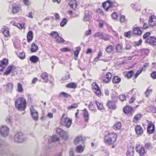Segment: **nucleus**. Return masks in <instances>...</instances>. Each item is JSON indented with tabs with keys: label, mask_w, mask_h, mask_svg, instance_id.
I'll use <instances>...</instances> for the list:
<instances>
[{
	"label": "nucleus",
	"mask_w": 156,
	"mask_h": 156,
	"mask_svg": "<svg viewBox=\"0 0 156 156\" xmlns=\"http://www.w3.org/2000/svg\"><path fill=\"white\" fill-rule=\"evenodd\" d=\"M4 86L5 87L6 90L8 91L11 92L13 88V85L12 83H8Z\"/></svg>",
	"instance_id": "dca6fc26"
},
{
	"label": "nucleus",
	"mask_w": 156,
	"mask_h": 156,
	"mask_svg": "<svg viewBox=\"0 0 156 156\" xmlns=\"http://www.w3.org/2000/svg\"><path fill=\"white\" fill-rule=\"evenodd\" d=\"M154 126L153 123L149 122L148 124L147 128V132L149 134H151L153 133L154 131Z\"/></svg>",
	"instance_id": "f8f14e48"
},
{
	"label": "nucleus",
	"mask_w": 156,
	"mask_h": 156,
	"mask_svg": "<svg viewBox=\"0 0 156 156\" xmlns=\"http://www.w3.org/2000/svg\"><path fill=\"white\" fill-rule=\"evenodd\" d=\"M112 18L113 19H116L117 17V15L116 12H114L113 13L112 15Z\"/></svg>",
	"instance_id": "69168bd1"
},
{
	"label": "nucleus",
	"mask_w": 156,
	"mask_h": 156,
	"mask_svg": "<svg viewBox=\"0 0 156 156\" xmlns=\"http://www.w3.org/2000/svg\"><path fill=\"white\" fill-rule=\"evenodd\" d=\"M66 87L68 88L75 89L77 87V85L74 83H72L67 84Z\"/></svg>",
	"instance_id": "72a5a7b5"
},
{
	"label": "nucleus",
	"mask_w": 156,
	"mask_h": 156,
	"mask_svg": "<svg viewBox=\"0 0 156 156\" xmlns=\"http://www.w3.org/2000/svg\"><path fill=\"white\" fill-rule=\"evenodd\" d=\"M80 51V48L79 47H78L76 48V50L74 52V59L75 60H76L77 59L78 56V55Z\"/></svg>",
	"instance_id": "7c9ffc66"
},
{
	"label": "nucleus",
	"mask_w": 156,
	"mask_h": 156,
	"mask_svg": "<svg viewBox=\"0 0 156 156\" xmlns=\"http://www.w3.org/2000/svg\"><path fill=\"white\" fill-rule=\"evenodd\" d=\"M75 150L76 152L80 153L83 151V149L81 145H79L76 148Z\"/></svg>",
	"instance_id": "c9c22d12"
},
{
	"label": "nucleus",
	"mask_w": 156,
	"mask_h": 156,
	"mask_svg": "<svg viewBox=\"0 0 156 156\" xmlns=\"http://www.w3.org/2000/svg\"><path fill=\"white\" fill-rule=\"evenodd\" d=\"M142 116L140 114H138L136 115L134 117L133 121L135 123H136L139 120H140Z\"/></svg>",
	"instance_id": "c756f323"
},
{
	"label": "nucleus",
	"mask_w": 156,
	"mask_h": 156,
	"mask_svg": "<svg viewBox=\"0 0 156 156\" xmlns=\"http://www.w3.org/2000/svg\"><path fill=\"white\" fill-rule=\"evenodd\" d=\"M125 48L126 50H129L131 48V45L128 43L126 44Z\"/></svg>",
	"instance_id": "680f3d73"
},
{
	"label": "nucleus",
	"mask_w": 156,
	"mask_h": 156,
	"mask_svg": "<svg viewBox=\"0 0 156 156\" xmlns=\"http://www.w3.org/2000/svg\"><path fill=\"white\" fill-rule=\"evenodd\" d=\"M119 99L122 101H124L126 99V96L125 95L121 94L119 96Z\"/></svg>",
	"instance_id": "3c124183"
},
{
	"label": "nucleus",
	"mask_w": 156,
	"mask_h": 156,
	"mask_svg": "<svg viewBox=\"0 0 156 156\" xmlns=\"http://www.w3.org/2000/svg\"><path fill=\"white\" fill-rule=\"evenodd\" d=\"M151 76L153 79H156V72L153 71L152 73L151 74Z\"/></svg>",
	"instance_id": "4d7b16f0"
},
{
	"label": "nucleus",
	"mask_w": 156,
	"mask_h": 156,
	"mask_svg": "<svg viewBox=\"0 0 156 156\" xmlns=\"http://www.w3.org/2000/svg\"><path fill=\"white\" fill-rule=\"evenodd\" d=\"M31 46L32 47L30 49V51L32 52H36L38 50V46L34 43H32Z\"/></svg>",
	"instance_id": "cd10ccee"
},
{
	"label": "nucleus",
	"mask_w": 156,
	"mask_h": 156,
	"mask_svg": "<svg viewBox=\"0 0 156 156\" xmlns=\"http://www.w3.org/2000/svg\"><path fill=\"white\" fill-rule=\"evenodd\" d=\"M9 128L5 126H2L0 128V133L2 136L6 137L9 133Z\"/></svg>",
	"instance_id": "0eeeda50"
},
{
	"label": "nucleus",
	"mask_w": 156,
	"mask_h": 156,
	"mask_svg": "<svg viewBox=\"0 0 156 156\" xmlns=\"http://www.w3.org/2000/svg\"><path fill=\"white\" fill-rule=\"evenodd\" d=\"M150 35V33L149 32H147L143 36V38L144 39H146L148 37H149Z\"/></svg>",
	"instance_id": "0e129e2a"
},
{
	"label": "nucleus",
	"mask_w": 156,
	"mask_h": 156,
	"mask_svg": "<svg viewBox=\"0 0 156 156\" xmlns=\"http://www.w3.org/2000/svg\"><path fill=\"white\" fill-rule=\"evenodd\" d=\"M92 86L94 87V89L93 90L94 93L97 95H101V93L100 90L97 84L95 83H92Z\"/></svg>",
	"instance_id": "2eb2a0df"
},
{
	"label": "nucleus",
	"mask_w": 156,
	"mask_h": 156,
	"mask_svg": "<svg viewBox=\"0 0 156 156\" xmlns=\"http://www.w3.org/2000/svg\"><path fill=\"white\" fill-rule=\"evenodd\" d=\"M50 34L55 38L56 41L58 43H62L65 41L64 40L59 36L56 31H52L50 33Z\"/></svg>",
	"instance_id": "39448f33"
},
{
	"label": "nucleus",
	"mask_w": 156,
	"mask_h": 156,
	"mask_svg": "<svg viewBox=\"0 0 156 156\" xmlns=\"http://www.w3.org/2000/svg\"><path fill=\"white\" fill-rule=\"evenodd\" d=\"M61 95H62V96H63L64 97L66 98H67L70 96V95L69 94H68L64 92H62L60 94V96Z\"/></svg>",
	"instance_id": "6e6d98bb"
},
{
	"label": "nucleus",
	"mask_w": 156,
	"mask_h": 156,
	"mask_svg": "<svg viewBox=\"0 0 156 156\" xmlns=\"http://www.w3.org/2000/svg\"><path fill=\"white\" fill-rule=\"evenodd\" d=\"M145 147L147 149H151L152 148V145L150 143L146 144L145 145Z\"/></svg>",
	"instance_id": "13d9d810"
},
{
	"label": "nucleus",
	"mask_w": 156,
	"mask_h": 156,
	"mask_svg": "<svg viewBox=\"0 0 156 156\" xmlns=\"http://www.w3.org/2000/svg\"><path fill=\"white\" fill-rule=\"evenodd\" d=\"M8 62V60L6 59H4L0 61V71H2L5 67Z\"/></svg>",
	"instance_id": "ddd939ff"
},
{
	"label": "nucleus",
	"mask_w": 156,
	"mask_h": 156,
	"mask_svg": "<svg viewBox=\"0 0 156 156\" xmlns=\"http://www.w3.org/2000/svg\"><path fill=\"white\" fill-rule=\"evenodd\" d=\"M117 135L114 133H109L106 136L105 143L108 145L113 144L116 141Z\"/></svg>",
	"instance_id": "f03ea898"
},
{
	"label": "nucleus",
	"mask_w": 156,
	"mask_h": 156,
	"mask_svg": "<svg viewBox=\"0 0 156 156\" xmlns=\"http://www.w3.org/2000/svg\"><path fill=\"white\" fill-rule=\"evenodd\" d=\"M136 149L140 156H142L145 152L144 147L139 145H136Z\"/></svg>",
	"instance_id": "9d476101"
},
{
	"label": "nucleus",
	"mask_w": 156,
	"mask_h": 156,
	"mask_svg": "<svg viewBox=\"0 0 156 156\" xmlns=\"http://www.w3.org/2000/svg\"><path fill=\"white\" fill-rule=\"evenodd\" d=\"M83 139L80 136H79L76 137L74 140V143L75 144H77L83 142Z\"/></svg>",
	"instance_id": "412c9836"
},
{
	"label": "nucleus",
	"mask_w": 156,
	"mask_h": 156,
	"mask_svg": "<svg viewBox=\"0 0 156 156\" xmlns=\"http://www.w3.org/2000/svg\"><path fill=\"white\" fill-rule=\"evenodd\" d=\"M12 67L11 66H9L6 69L5 72H4V74L5 75H8L10 73L12 70Z\"/></svg>",
	"instance_id": "ea45409f"
},
{
	"label": "nucleus",
	"mask_w": 156,
	"mask_h": 156,
	"mask_svg": "<svg viewBox=\"0 0 156 156\" xmlns=\"http://www.w3.org/2000/svg\"><path fill=\"white\" fill-rule=\"evenodd\" d=\"M19 10V8L17 6H13L12 12L13 13H15L18 12Z\"/></svg>",
	"instance_id": "c03bdc74"
},
{
	"label": "nucleus",
	"mask_w": 156,
	"mask_h": 156,
	"mask_svg": "<svg viewBox=\"0 0 156 156\" xmlns=\"http://www.w3.org/2000/svg\"><path fill=\"white\" fill-rule=\"evenodd\" d=\"M103 8L106 10H108L110 6V3L109 1L104 2L102 4Z\"/></svg>",
	"instance_id": "bb28decb"
},
{
	"label": "nucleus",
	"mask_w": 156,
	"mask_h": 156,
	"mask_svg": "<svg viewBox=\"0 0 156 156\" xmlns=\"http://www.w3.org/2000/svg\"><path fill=\"white\" fill-rule=\"evenodd\" d=\"M91 33V30L90 29H89L88 30H87L85 33V35L86 36H88L90 35Z\"/></svg>",
	"instance_id": "052dcab7"
},
{
	"label": "nucleus",
	"mask_w": 156,
	"mask_h": 156,
	"mask_svg": "<svg viewBox=\"0 0 156 156\" xmlns=\"http://www.w3.org/2000/svg\"><path fill=\"white\" fill-rule=\"evenodd\" d=\"M18 57L21 59H24L25 57V54L24 52H21L18 55Z\"/></svg>",
	"instance_id": "864d4df0"
},
{
	"label": "nucleus",
	"mask_w": 156,
	"mask_h": 156,
	"mask_svg": "<svg viewBox=\"0 0 156 156\" xmlns=\"http://www.w3.org/2000/svg\"><path fill=\"white\" fill-rule=\"evenodd\" d=\"M104 33L103 32H97L95 33L94 35L93 36L94 37H99L101 39V38L102 37Z\"/></svg>",
	"instance_id": "79ce46f5"
},
{
	"label": "nucleus",
	"mask_w": 156,
	"mask_h": 156,
	"mask_svg": "<svg viewBox=\"0 0 156 156\" xmlns=\"http://www.w3.org/2000/svg\"><path fill=\"white\" fill-rule=\"evenodd\" d=\"M133 154L134 150H133V148L128 150L126 153L127 156H133Z\"/></svg>",
	"instance_id": "4c0bfd02"
},
{
	"label": "nucleus",
	"mask_w": 156,
	"mask_h": 156,
	"mask_svg": "<svg viewBox=\"0 0 156 156\" xmlns=\"http://www.w3.org/2000/svg\"><path fill=\"white\" fill-rule=\"evenodd\" d=\"M145 42L152 46H156V38L154 37H151L147 39Z\"/></svg>",
	"instance_id": "1a4fd4ad"
},
{
	"label": "nucleus",
	"mask_w": 156,
	"mask_h": 156,
	"mask_svg": "<svg viewBox=\"0 0 156 156\" xmlns=\"http://www.w3.org/2000/svg\"><path fill=\"white\" fill-rule=\"evenodd\" d=\"M133 71H129L126 74V76H127L128 78H131L133 76Z\"/></svg>",
	"instance_id": "09e8293b"
},
{
	"label": "nucleus",
	"mask_w": 156,
	"mask_h": 156,
	"mask_svg": "<svg viewBox=\"0 0 156 156\" xmlns=\"http://www.w3.org/2000/svg\"><path fill=\"white\" fill-rule=\"evenodd\" d=\"M72 123V120L67 117L65 114H63L61 119V124L68 128L70 127Z\"/></svg>",
	"instance_id": "7ed1b4c3"
},
{
	"label": "nucleus",
	"mask_w": 156,
	"mask_h": 156,
	"mask_svg": "<svg viewBox=\"0 0 156 156\" xmlns=\"http://www.w3.org/2000/svg\"><path fill=\"white\" fill-rule=\"evenodd\" d=\"M97 12L101 15H104V12L102 11L101 9H99L97 10Z\"/></svg>",
	"instance_id": "774afa93"
},
{
	"label": "nucleus",
	"mask_w": 156,
	"mask_h": 156,
	"mask_svg": "<svg viewBox=\"0 0 156 156\" xmlns=\"http://www.w3.org/2000/svg\"><path fill=\"white\" fill-rule=\"evenodd\" d=\"M152 90L149 89H147L145 92V94L146 96L147 97H148L149 93Z\"/></svg>",
	"instance_id": "338daca9"
},
{
	"label": "nucleus",
	"mask_w": 156,
	"mask_h": 156,
	"mask_svg": "<svg viewBox=\"0 0 156 156\" xmlns=\"http://www.w3.org/2000/svg\"><path fill=\"white\" fill-rule=\"evenodd\" d=\"M50 138L52 141L53 142L58 141L59 139V137H58V136L57 135L53 136L52 137H50Z\"/></svg>",
	"instance_id": "37998d69"
},
{
	"label": "nucleus",
	"mask_w": 156,
	"mask_h": 156,
	"mask_svg": "<svg viewBox=\"0 0 156 156\" xmlns=\"http://www.w3.org/2000/svg\"><path fill=\"white\" fill-rule=\"evenodd\" d=\"M110 38V37L108 35L104 33L102 37L101 38V39H103L105 41H109Z\"/></svg>",
	"instance_id": "e433bc0d"
},
{
	"label": "nucleus",
	"mask_w": 156,
	"mask_h": 156,
	"mask_svg": "<svg viewBox=\"0 0 156 156\" xmlns=\"http://www.w3.org/2000/svg\"><path fill=\"white\" fill-rule=\"evenodd\" d=\"M78 106V104L76 103L73 104L71 106H69L67 107V109L70 110L73 108H75Z\"/></svg>",
	"instance_id": "a18cd8bd"
},
{
	"label": "nucleus",
	"mask_w": 156,
	"mask_h": 156,
	"mask_svg": "<svg viewBox=\"0 0 156 156\" xmlns=\"http://www.w3.org/2000/svg\"><path fill=\"white\" fill-rule=\"evenodd\" d=\"M83 115L85 121L87 122L89 119V116L88 112L86 109H84L83 110Z\"/></svg>",
	"instance_id": "5701e85b"
},
{
	"label": "nucleus",
	"mask_w": 156,
	"mask_h": 156,
	"mask_svg": "<svg viewBox=\"0 0 156 156\" xmlns=\"http://www.w3.org/2000/svg\"><path fill=\"white\" fill-rule=\"evenodd\" d=\"M108 107L110 108L115 109L116 108V106L113 101H109L107 104Z\"/></svg>",
	"instance_id": "4be33fe9"
},
{
	"label": "nucleus",
	"mask_w": 156,
	"mask_h": 156,
	"mask_svg": "<svg viewBox=\"0 0 156 156\" xmlns=\"http://www.w3.org/2000/svg\"><path fill=\"white\" fill-rule=\"evenodd\" d=\"M122 43L118 44L116 46V49L117 51L119 52H121L122 49Z\"/></svg>",
	"instance_id": "58836bf2"
},
{
	"label": "nucleus",
	"mask_w": 156,
	"mask_h": 156,
	"mask_svg": "<svg viewBox=\"0 0 156 156\" xmlns=\"http://www.w3.org/2000/svg\"><path fill=\"white\" fill-rule=\"evenodd\" d=\"M121 124L120 122H117L115 125H114L113 127L114 129L115 130H119L121 127Z\"/></svg>",
	"instance_id": "473e14b6"
},
{
	"label": "nucleus",
	"mask_w": 156,
	"mask_h": 156,
	"mask_svg": "<svg viewBox=\"0 0 156 156\" xmlns=\"http://www.w3.org/2000/svg\"><path fill=\"white\" fill-rule=\"evenodd\" d=\"M5 122L8 124L11 125L12 124V119L11 117L9 116L6 118Z\"/></svg>",
	"instance_id": "49530a36"
},
{
	"label": "nucleus",
	"mask_w": 156,
	"mask_h": 156,
	"mask_svg": "<svg viewBox=\"0 0 156 156\" xmlns=\"http://www.w3.org/2000/svg\"><path fill=\"white\" fill-rule=\"evenodd\" d=\"M26 139L24 136V135L21 132L16 133L14 137V140L15 142L17 143H21L25 141Z\"/></svg>",
	"instance_id": "20e7f679"
},
{
	"label": "nucleus",
	"mask_w": 156,
	"mask_h": 156,
	"mask_svg": "<svg viewBox=\"0 0 156 156\" xmlns=\"http://www.w3.org/2000/svg\"><path fill=\"white\" fill-rule=\"evenodd\" d=\"M30 60L33 63H36L39 61V58L36 56L33 55L30 58Z\"/></svg>",
	"instance_id": "b1692460"
},
{
	"label": "nucleus",
	"mask_w": 156,
	"mask_h": 156,
	"mask_svg": "<svg viewBox=\"0 0 156 156\" xmlns=\"http://www.w3.org/2000/svg\"><path fill=\"white\" fill-rule=\"evenodd\" d=\"M102 52L101 51H100L99 52L98 56L95 58V61H98V60L99 58L102 56Z\"/></svg>",
	"instance_id": "bf43d9fd"
},
{
	"label": "nucleus",
	"mask_w": 156,
	"mask_h": 156,
	"mask_svg": "<svg viewBox=\"0 0 156 156\" xmlns=\"http://www.w3.org/2000/svg\"><path fill=\"white\" fill-rule=\"evenodd\" d=\"M112 45H110L106 49V51L108 53H110L112 51Z\"/></svg>",
	"instance_id": "5fc2aeb1"
},
{
	"label": "nucleus",
	"mask_w": 156,
	"mask_h": 156,
	"mask_svg": "<svg viewBox=\"0 0 156 156\" xmlns=\"http://www.w3.org/2000/svg\"><path fill=\"white\" fill-rule=\"evenodd\" d=\"M140 27H133V33L137 36H139L142 34V31Z\"/></svg>",
	"instance_id": "f3484780"
},
{
	"label": "nucleus",
	"mask_w": 156,
	"mask_h": 156,
	"mask_svg": "<svg viewBox=\"0 0 156 156\" xmlns=\"http://www.w3.org/2000/svg\"><path fill=\"white\" fill-rule=\"evenodd\" d=\"M76 1L75 0H72L71 2L69 3L70 8H73L74 10L75 9L77 5V4L76 3Z\"/></svg>",
	"instance_id": "aec40b11"
},
{
	"label": "nucleus",
	"mask_w": 156,
	"mask_h": 156,
	"mask_svg": "<svg viewBox=\"0 0 156 156\" xmlns=\"http://www.w3.org/2000/svg\"><path fill=\"white\" fill-rule=\"evenodd\" d=\"M67 22V20L66 18H64L62 21L60 23V26L61 27H63L66 24Z\"/></svg>",
	"instance_id": "8fccbe9b"
},
{
	"label": "nucleus",
	"mask_w": 156,
	"mask_h": 156,
	"mask_svg": "<svg viewBox=\"0 0 156 156\" xmlns=\"http://www.w3.org/2000/svg\"><path fill=\"white\" fill-rule=\"evenodd\" d=\"M56 133L58 134L60 136L65 140L68 139V137L66 133L63 130L59 128H57L55 129Z\"/></svg>",
	"instance_id": "423d86ee"
},
{
	"label": "nucleus",
	"mask_w": 156,
	"mask_h": 156,
	"mask_svg": "<svg viewBox=\"0 0 156 156\" xmlns=\"http://www.w3.org/2000/svg\"><path fill=\"white\" fill-rule=\"evenodd\" d=\"M95 103L98 109L102 110L103 109V106L102 103H100L97 101H95Z\"/></svg>",
	"instance_id": "a19ab883"
},
{
	"label": "nucleus",
	"mask_w": 156,
	"mask_h": 156,
	"mask_svg": "<svg viewBox=\"0 0 156 156\" xmlns=\"http://www.w3.org/2000/svg\"><path fill=\"white\" fill-rule=\"evenodd\" d=\"M17 91L20 93H22L23 91V89L22 85L20 83L17 84Z\"/></svg>",
	"instance_id": "f704fd0d"
},
{
	"label": "nucleus",
	"mask_w": 156,
	"mask_h": 156,
	"mask_svg": "<svg viewBox=\"0 0 156 156\" xmlns=\"http://www.w3.org/2000/svg\"><path fill=\"white\" fill-rule=\"evenodd\" d=\"M33 34L31 31H30L27 35V39L28 42H30L33 39Z\"/></svg>",
	"instance_id": "c85d7f7f"
},
{
	"label": "nucleus",
	"mask_w": 156,
	"mask_h": 156,
	"mask_svg": "<svg viewBox=\"0 0 156 156\" xmlns=\"http://www.w3.org/2000/svg\"><path fill=\"white\" fill-rule=\"evenodd\" d=\"M2 32L4 36L7 37L9 35V31L7 27L4 28L2 29Z\"/></svg>",
	"instance_id": "393cba45"
},
{
	"label": "nucleus",
	"mask_w": 156,
	"mask_h": 156,
	"mask_svg": "<svg viewBox=\"0 0 156 156\" xmlns=\"http://www.w3.org/2000/svg\"><path fill=\"white\" fill-rule=\"evenodd\" d=\"M151 111L154 113H156V108L152 106L150 108Z\"/></svg>",
	"instance_id": "e2e57ef3"
},
{
	"label": "nucleus",
	"mask_w": 156,
	"mask_h": 156,
	"mask_svg": "<svg viewBox=\"0 0 156 156\" xmlns=\"http://www.w3.org/2000/svg\"><path fill=\"white\" fill-rule=\"evenodd\" d=\"M125 16L124 15H121L120 17V21L121 23H124L126 21Z\"/></svg>",
	"instance_id": "603ef678"
},
{
	"label": "nucleus",
	"mask_w": 156,
	"mask_h": 156,
	"mask_svg": "<svg viewBox=\"0 0 156 156\" xmlns=\"http://www.w3.org/2000/svg\"><path fill=\"white\" fill-rule=\"evenodd\" d=\"M112 76L111 73L109 72L108 73L104 76L102 77L103 82L106 83H108L110 80Z\"/></svg>",
	"instance_id": "4468645a"
},
{
	"label": "nucleus",
	"mask_w": 156,
	"mask_h": 156,
	"mask_svg": "<svg viewBox=\"0 0 156 156\" xmlns=\"http://www.w3.org/2000/svg\"><path fill=\"white\" fill-rule=\"evenodd\" d=\"M121 80V78L118 76H114L112 79V82L114 83H119Z\"/></svg>",
	"instance_id": "2f4dec72"
},
{
	"label": "nucleus",
	"mask_w": 156,
	"mask_h": 156,
	"mask_svg": "<svg viewBox=\"0 0 156 156\" xmlns=\"http://www.w3.org/2000/svg\"><path fill=\"white\" fill-rule=\"evenodd\" d=\"M30 109L32 118L35 120H37L38 118V112L35 110L32 105L30 107Z\"/></svg>",
	"instance_id": "6e6552de"
},
{
	"label": "nucleus",
	"mask_w": 156,
	"mask_h": 156,
	"mask_svg": "<svg viewBox=\"0 0 156 156\" xmlns=\"http://www.w3.org/2000/svg\"><path fill=\"white\" fill-rule=\"evenodd\" d=\"M136 133L138 135H141L143 133V130L141 127L139 125L137 126L135 128Z\"/></svg>",
	"instance_id": "a211bd4d"
},
{
	"label": "nucleus",
	"mask_w": 156,
	"mask_h": 156,
	"mask_svg": "<svg viewBox=\"0 0 156 156\" xmlns=\"http://www.w3.org/2000/svg\"><path fill=\"white\" fill-rule=\"evenodd\" d=\"M15 104L16 107L19 110L22 111L26 107V101L22 97H19L15 101Z\"/></svg>",
	"instance_id": "f257e3e1"
},
{
	"label": "nucleus",
	"mask_w": 156,
	"mask_h": 156,
	"mask_svg": "<svg viewBox=\"0 0 156 156\" xmlns=\"http://www.w3.org/2000/svg\"><path fill=\"white\" fill-rule=\"evenodd\" d=\"M148 24L150 26L152 27L156 24V17L154 16H151L149 20Z\"/></svg>",
	"instance_id": "9b49d317"
},
{
	"label": "nucleus",
	"mask_w": 156,
	"mask_h": 156,
	"mask_svg": "<svg viewBox=\"0 0 156 156\" xmlns=\"http://www.w3.org/2000/svg\"><path fill=\"white\" fill-rule=\"evenodd\" d=\"M132 109L133 108L129 106H126L124 108L123 111L125 113L128 114L131 113L132 111Z\"/></svg>",
	"instance_id": "6ab92c4d"
},
{
	"label": "nucleus",
	"mask_w": 156,
	"mask_h": 156,
	"mask_svg": "<svg viewBox=\"0 0 156 156\" xmlns=\"http://www.w3.org/2000/svg\"><path fill=\"white\" fill-rule=\"evenodd\" d=\"M42 78L45 82H47L48 80V74L46 72H44L41 75Z\"/></svg>",
	"instance_id": "a878e982"
},
{
	"label": "nucleus",
	"mask_w": 156,
	"mask_h": 156,
	"mask_svg": "<svg viewBox=\"0 0 156 156\" xmlns=\"http://www.w3.org/2000/svg\"><path fill=\"white\" fill-rule=\"evenodd\" d=\"M131 32L129 31L127 32H125L124 33V35L125 37L129 38L131 37Z\"/></svg>",
	"instance_id": "de8ad7c7"
}]
</instances>
